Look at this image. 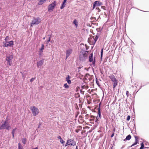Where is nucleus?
<instances>
[{
  "label": "nucleus",
  "instance_id": "f257e3e1",
  "mask_svg": "<svg viewBox=\"0 0 149 149\" xmlns=\"http://www.w3.org/2000/svg\"><path fill=\"white\" fill-rule=\"evenodd\" d=\"M88 52V51H81L80 52L79 57L80 61H84L86 60Z\"/></svg>",
  "mask_w": 149,
  "mask_h": 149
},
{
  "label": "nucleus",
  "instance_id": "f03ea898",
  "mask_svg": "<svg viewBox=\"0 0 149 149\" xmlns=\"http://www.w3.org/2000/svg\"><path fill=\"white\" fill-rule=\"evenodd\" d=\"M113 83V88H114L118 85V81L116 77L113 74H111L109 76Z\"/></svg>",
  "mask_w": 149,
  "mask_h": 149
},
{
  "label": "nucleus",
  "instance_id": "7ed1b4c3",
  "mask_svg": "<svg viewBox=\"0 0 149 149\" xmlns=\"http://www.w3.org/2000/svg\"><path fill=\"white\" fill-rule=\"evenodd\" d=\"M98 37L97 36H94L92 37L89 38L88 39V42L91 45H94L97 41Z\"/></svg>",
  "mask_w": 149,
  "mask_h": 149
},
{
  "label": "nucleus",
  "instance_id": "20e7f679",
  "mask_svg": "<svg viewBox=\"0 0 149 149\" xmlns=\"http://www.w3.org/2000/svg\"><path fill=\"white\" fill-rule=\"evenodd\" d=\"M10 128L11 127L9 125L8 120H6L4 123L0 127V129L1 130L6 129L9 130Z\"/></svg>",
  "mask_w": 149,
  "mask_h": 149
},
{
  "label": "nucleus",
  "instance_id": "39448f33",
  "mask_svg": "<svg viewBox=\"0 0 149 149\" xmlns=\"http://www.w3.org/2000/svg\"><path fill=\"white\" fill-rule=\"evenodd\" d=\"M30 109L33 115L34 116L37 115L39 113L38 109L35 106L31 107Z\"/></svg>",
  "mask_w": 149,
  "mask_h": 149
},
{
  "label": "nucleus",
  "instance_id": "423d86ee",
  "mask_svg": "<svg viewBox=\"0 0 149 149\" xmlns=\"http://www.w3.org/2000/svg\"><path fill=\"white\" fill-rule=\"evenodd\" d=\"M40 22V19L38 17L36 18L35 17L33 18V19L32 20L31 24V27L34 25L38 24Z\"/></svg>",
  "mask_w": 149,
  "mask_h": 149
},
{
  "label": "nucleus",
  "instance_id": "0eeeda50",
  "mask_svg": "<svg viewBox=\"0 0 149 149\" xmlns=\"http://www.w3.org/2000/svg\"><path fill=\"white\" fill-rule=\"evenodd\" d=\"M4 45H3V46L4 47H11L14 45V42L13 41H6L3 42Z\"/></svg>",
  "mask_w": 149,
  "mask_h": 149
},
{
  "label": "nucleus",
  "instance_id": "6e6552de",
  "mask_svg": "<svg viewBox=\"0 0 149 149\" xmlns=\"http://www.w3.org/2000/svg\"><path fill=\"white\" fill-rule=\"evenodd\" d=\"M56 2L54 1L52 4H49L48 6V10L49 11H52L54 10L55 6L56 5Z\"/></svg>",
  "mask_w": 149,
  "mask_h": 149
},
{
  "label": "nucleus",
  "instance_id": "1a4fd4ad",
  "mask_svg": "<svg viewBox=\"0 0 149 149\" xmlns=\"http://www.w3.org/2000/svg\"><path fill=\"white\" fill-rule=\"evenodd\" d=\"M13 58V55H10L8 56H6V60L7 61L8 63L9 64L10 66L11 65V60Z\"/></svg>",
  "mask_w": 149,
  "mask_h": 149
},
{
  "label": "nucleus",
  "instance_id": "9d476101",
  "mask_svg": "<svg viewBox=\"0 0 149 149\" xmlns=\"http://www.w3.org/2000/svg\"><path fill=\"white\" fill-rule=\"evenodd\" d=\"M102 4V2L99 1H95L93 3V9H94L96 6H99Z\"/></svg>",
  "mask_w": 149,
  "mask_h": 149
},
{
  "label": "nucleus",
  "instance_id": "9b49d317",
  "mask_svg": "<svg viewBox=\"0 0 149 149\" xmlns=\"http://www.w3.org/2000/svg\"><path fill=\"white\" fill-rule=\"evenodd\" d=\"M72 52V49H69L66 51V59L70 56Z\"/></svg>",
  "mask_w": 149,
  "mask_h": 149
},
{
  "label": "nucleus",
  "instance_id": "f8f14e48",
  "mask_svg": "<svg viewBox=\"0 0 149 149\" xmlns=\"http://www.w3.org/2000/svg\"><path fill=\"white\" fill-rule=\"evenodd\" d=\"M134 137L135 139V142L130 147H132L133 146H135L136 145L139 143V137L136 136H134Z\"/></svg>",
  "mask_w": 149,
  "mask_h": 149
},
{
  "label": "nucleus",
  "instance_id": "ddd939ff",
  "mask_svg": "<svg viewBox=\"0 0 149 149\" xmlns=\"http://www.w3.org/2000/svg\"><path fill=\"white\" fill-rule=\"evenodd\" d=\"M100 103L99 104V107L98 108V111L97 114L98 115V116H97L96 117V120H95L96 122H97V121H98V119L100 117H101V113H100Z\"/></svg>",
  "mask_w": 149,
  "mask_h": 149
},
{
  "label": "nucleus",
  "instance_id": "4468645a",
  "mask_svg": "<svg viewBox=\"0 0 149 149\" xmlns=\"http://www.w3.org/2000/svg\"><path fill=\"white\" fill-rule=\"evenodd\" d=\"M69 146H74L76 145L75 142L71 139H68Z\"/></svg>",
  "mask_w": 149,
  "mask_h": 149
},
{
  "label": "nucleus",
  "instance_id": "2eb2a0df",
  "mask_svg": "<svg viewBox=\"0 0 149 149\" xmlns=\"http://www.w3.org/2000/svg\"><path fill=\"white\" fill-rule=\"evenodd\" d=\"M44 63V60L43 59L37 62V66L39 67L42 65Z\"/></svg>",
  "mask_w": 149,
  "mask_h": 149
},
{
  "label": "nucleus",
  "instance_id": "dca6fc26",
  "mask_svg": "<svg viewBox=\"0 0 149 149\" xmlns=\"http://www.w3.org/2000/svg\"><path fill=\"white\" fill-rule=\"evenodd\" d=\"M67 1V0H64L62 4V6H61L60 7V8L62 9H63L65 6V3H66Z\"/></svg>",
  "mask_w": 149,
  "mask_h": 149
},
{
  "label": "nucleus",
  "instance_id": "f3484780",
  "mask_svg": "<svg viewBox=\"0 0 149 149\" xmlns=\"http://www.w3.org/2000/svg\"><path fill=\"white\" fill-rule=\"evenodd\" d=\"M131 136L130 134L128 135L127 136L126 138L124 140V141H126L127 140H129L131 139Z\"/></svg>",
  "mask_w": 149,
  "mask_h": 149
},
{
  "label": "nucleus",
  "instance_id": "a211bd4d",
  "mask_svg": "<svg viewBox=\"0 0 149 149\" xmlns=\"http://www.w3.org/2000/svg\"><path fill=\"white\" fill-rule=\"evenodd\" d=\"M93 54L92 53L90 54V55L89 57V61L90 62H91L93 61Z\"/></svg>",
  "mask_w": 149,
  "mask_h": 149
},
{
  "label": "nucleus",
  "instance_id": "6ab92c4d",
  "mask_svg": "<svg viewBox=\"0 0 149 149\" xmlns=\"http://www.w3.org/2000/svg\"><path fill=\"white\" fill-rule=\"evenodd\" d=\"M46 0H40L38 3V5H42L45 1H46Z\"/></svg>",
  "mask_w": 149,
  "mask_h": 149
},
{
  "label": "nucleus",
  "instance_id": "aec40b11",
  "mask_svg": "<svg viewBox=\"0 0 149 149\" xmlns=\"http://www.w3.org/2000/svg\"><path fill=\"white\" fill-rule=\"evenodd\" d=\"M81 87L82 89H87L88 88V87L87 85L86 84V85H82Z\"/></svg>",
  "mask_w": 149,
  "mask_h": 149
},
{
  "label": "nucleus",
  "instance_id": "412c9836",
  "mask_svg": "<svg viewBox=\"0 0 149 149\" xmlns=\"http://www.w3.org/2000/svg\"><path fill=\"white\" fill-rule=\"evenodd\" d=\"M17 128H15L14 129L12 132V134L13 135V138H14V134L16 132V130Z\"/></svg>",
  "mask_w": 149,
  "mask_h": 149
},
{
  "label": "nucleus",
  "instance_id": "4be33fe9",
  "mask_svg": "<svg viewBox=\"0 0 149 149\" xmlns=\"http://www.w3.org/2000/svg\"><path fill=\"white\" fill-rule=\"evenodd\" d=\"M69 78V75H68V77L66 78V80L68 84H70L71 83V81L70 80L68 79Z\"/></svg>",
  "mask_w": 149,
  "mask_h": 149
},
{
  "label": "nucleus",
  "instance_id": "5701e85b",
  "mask_svg": "<svg viewBox=\"0 0 149 149\" xmlns=\"http://www.w3.org/2000/svg\"><path fill=\"white\" fill-rule=\"evenodd\" d=\"M73 23L74 24H75V25L76 26V27L77 26H78V22L77 21V20L76 19H75L74 21H73Z\"/></svg>",
  "mask_w": 149,
  "mask_h": 149
},
{
  "label": "nucleus",
  "instance_id": "b1692460",
  "mask_svg": "<svg viewBox=\"0 0 149 149\" xmlns=\"http://www.w3.org/2000/svg\"><path fill=\"white\" fill-rule=\"evenodd\" d=\"M91 118L90 119V121H93L95 119V117L94 116L91 115Z\"/></svg>",
  "mask_w": 149,
  "mask_h": 149
},
{
  "label": "nucleus",
  "instance_id": "393cba45",
  "mask_svg": "<svg viewBox=\"0 0 149 149\" xmlns=\"http://www.w3.org/2000/svg\"><path fill=\"white\" fill-rule=\"evenodd\" d=\"M18 149H23V146L21 145L20 143H18Z\"/></svg>",
  "mask_w": 149,
  "mask_h": 149
},
{
  "label": "nucleus",
  "instance_id": "a878e982",
  "mask_svg": "<svg viewBox=\"0 0 149 149\" xmlns=\"http://www.w3.org/2000/svg\"><path fill=\"white\" fill-rule=\"evenodd\" d=\"M22 142L24 144H26V138H23L22 140Z\"/></svg>",
  "mask_w": 149,
  "mask_h": 149
},
{
  "label": "nucleus",
  "instance_id": "bb28decb",
  "mask_svg": "<svg viewBox=\"0 0 149 149\" xmlns=\"http://www.w3.org/2000/svg\"><path fill=\"white\" fill-rule=\"evenodd\" d=\"M64 87L66 88H69V86L68 85L67 83L64 84Z\"/></svg>",
  "mask_w": 149,
  "mask_h": 149
},
{
  "label": "nucleus",
  "instance_id": "cd10ccee",
  "mask_svg": "<svg viewBox=\"0 0 149 149\" xmlns=\"http://www.w3.org/2000/svg\"><path fill=\"white\" fill-rule=\"evenodd\" d=\"M141 147L140 148V149H142L144 148V147L143 143H141Z\"/></svg>",
  "mask_w": 149,
  "mask_h": 149
},
{
  "label": "nucleus",
  "instance_id": "c85d7f7f",
  "mask_svg": "<svg viewBox=\"0 0 149 149\" xmlns=\"http://www.w3.org/2000/svg\"><path fill=\"white\" fill-rule=\"evenodd\" d=\"M44 46L43 44H42L41 46V47L40 49V50L42 52H43L42 50L44 49Z\"/></svg>",
  "mask_w": 149,
  "mask_h": 149
},
{
  "label": "nucleus",
  "instance_id": "c756f323",
  "mask_svg": "<svg viewBox=\"0 0 149 149\" xmlns=\"http://www.w3.org/2000/svg\"><path fill=\"white\" fill-rule=\"evenodd\" d=\"M86 79L87 80L88 79H87V77L88 78V79L89 80H90L89 77H90V75H89V74H86Z\"/></svg>",
  "mask_w": 149,
  "mask_h": 149
},
{
  "label": "nucleus",
  "instance_id": "7c9ffc66",
  "mask_svg": "<svg viewBox=\"0 0 149 149\" xmlns=\"http://www.w3.org/2000/svg\"><path fill=\"white\" fill-rule=\"evenodd\" d=\"M103 49L102 48L101 49V58L102 57L103 53Z\"/></svg>",
  "mask_w": 149,
  "mask_h": 149
},
{
  "label": "nucleus",
  "instance_id": "2f4dec72",
  "mask_svg": "<svg viewBox=\"0 0 149 149\" xmlns=\"http://www.w3.org/2000/svg\"><path fill=\"white\" fill-rule=\"evenodd\" d=\"M89 115L88 114H86L85 116V118L86 119H87L89 118Z\"/></svg>",
  "mask_w": 149,
  "mask_h": 149
},
{
  "label": "nucleus",
  "instance_id": "473e14b6",
  "mask_svg": "<svg viewBox=\"0 0 149 149\" xmlns=\"http://www.w3.org/2000/svg\"><path fill=\"white\" fill-rule=\"evenodd\" d=\"M130 118H131V117L130 116H129V115L128 116H127V119H126L127 120V121H129L130 120Z\"/></svg>",
  "mask_w": 149,
  "mask_h": 149
},
{
  "label": "nucleus",
  "instance_id": "72a5a7b5",
  "mask_svg": "<svg viewBox=\"0 0 149 149\" xmlns=\"http://www.w3.org/2000/svg\"><path fill=\"white\" fill-rule=\"evenodd\" d=\"M69 146V141H68H68H67V142L65 145V146Z\"/></svg>",
  "mask_w": 149,
  "mask_h": 149
},
{
  "label": "nucleus",
  "instance_id": "f704fd0d",
  "mask_svg": "<svg viewBox=\"0 0 149 149\" xmlns=\"http://www.w3.org/2000/svg\"><path fill=\"white\" fill-rule=\"evenodd\" d=\"M96 83H97V85L98 86H100V83H99V81H98L97 79H96Z\"/></svg>",
  "mask_w": 149,
  "mask_h": 149
},
{
  "label": "nucleus",
  "instance_id": "c9c22d12",
  "mask_svg": "<svg viewBox=\"0 0 149 149\" xmlns=\"http://www.w3.org/2000/svg\"><path fill=\"white\" fill-rule=\"evenodd\" d=\"M60 142L62 144H63L65 142V141H64L62 139L60 140Z\"/></svg>",
  "mask_w": 149,
  "mask_h": 149
},
{
  "label": "nucleus",
  "instance_id": "e433bc0d",
  "mask_svg": "<svg viewBox=\"0 0 149 149\" xmlns=\"http://www.w3.org/2000/svg\"><path fill=\"white\" fill-rule=\"evenodd\" d=\"M102 8L104 10H106V8L105 6H102Z\"/></svg>",
  "mask_w": 149,
  "mask_h": 149
},
{
  "label": "nucleus",
  "instance_id": "4c0bfd02",
  "mask_svg": "<svg viewBox=\"0 0 149 149\" xmlns=\"http://www.w3.org/2000/svg\"><path fill=\"white\" fill-rule=\"evenodd\" d=\"M8 36H6L5 39V42L7 41L8 39Z\"/></svg>",
  "mask_w": 149,
  "mask_h": 149
},
{
  "label": "nucleus",
  "instance_id": "58836bf2",
  "mask_svg": "<svg viewBox=\"0 0 149 149\" xmlns=\"http://www.w3.org/2000/svg\"><path fill=\"white\" fill-rule=\"evenodd\" d=\"M34 79H35V78H32L30 79V81L32 82Z\"/></svg>",
  "mask_w": 149,
  "mask_h": 149
},
{
  "label": "nucleus",
  "instance_id": "ea45409f",
  "mask_svg": "<svg viewBox=\"0 0 149 149\" xmlns=\"http://www.w3.org/2000/svg\"><path fill=\"white\" fill-rule=\"evenodd\" d=\"M95 59H94L93 61L92 62L93 64L95 65Z\"/></svg>",
  "mask_w": 149,
  "mask_h": 149
},
{
  "label": "nucleus",
  "instance_id": "a19ab883",
  "mask_svg": "<svg viewBox=\"0 0 149 149\" xmlns=\"http://www.w3.org/2000/svg\"><path fill=\"white\" fill-rule=\"evenodd\" d=\"M79 131H80V130H79V129H76L75 130V132L77 133H78L79 132Z\"/></svg>",
  "mask_w": 149,
  "mask_h": 149
},
{
  "label": "nucleus",
  "instance_id": "79ce46f5",
  "mask_svg": "<svg viewBox=\"0 0 149 149\" xmlns=\"http://www.w3.org/2000/svg\"><path fill=\"white\" fill-rule=\"evenodd\" d=\"M114 132H113V134L111 136V137L112 138V137H113V136H114Z\"/></svg>",
  "mask_w": 149,
  "mask_h": 149
},
{
  "label": "nucleus",
  "instance_id": "37998d69",
  "mask_svg": "<svg viewBox=\"0 0 149 149\" xmlns=\"http://www.w3.org/2000/svg\"><path fill=\"white\" fill-rule=\"evenodd\" d=\"M58 138L60 140H61V139L62 138H61V136H58Z\"/></svg>",
  "mask_w": 149,
  "mask_h": 149
},
{
  "label": "nucleus",
  "instance_id": "c03bdc74",
  "mask_svg": "<svg viewBox=\"0 0 149 149\" xmlns=\"http://www.w3.org/2000/svg\"><path fill=\"white\" fill-rule=\"evenodd\" d=\"M87 103L88 104H89L91 103V102L88 100Z\"/></svg>",
  "mask_w": 149,
  "mask_h": 149
},
{
  "label": "nucleus",
  "instance_id": "a18cd8bd",
  "mask_svg": "<svg viewBox=\"0 0 149 149\" xmlns=\"http://www.w3.org/2000/svg\"><path fill=\"white\" fill-rule=\"evenodd\" d=\"M116 131V128L115 127L113 128V132H115Z\"/></svg>",
  "mask_w": 149,
  "mask_h": 149
},
{
  "label": "nucleus",
  "instance_id": "49530a36",
  "mask_svg": "<svg viewBox=\"0 0 149 149\" xmlns=\"http://www.w3.org/2000/svg\"><path fill=\"white\" fill-rule=\"evenodd\" d=\"M128 93H129V92L128 91H126V94H127V96H128Z\"/></svg>",
  "mask_w": 149,
  "mask_h": 149
},
{
  "label": "nucleus",
  "instance_id": "de8ad7c7",
  "mask_svg": "<svg viewBox=\"0 0 149 149\" xmlns=\"http://www.w3.org/2000/svg\"><path fill=\"white\" fill-rule=\"evenodd\" d=\"M50 38L49 37V40H47V42H49L50 41Z\"/></svg>",
  "mask_w": 149,
  "mask_h": 149
},
{
  "label": "nucleus",
  "instance_id": "09e8293b",
  "mask_svg": "<svg viewBox=\"0 0 149 149\" xmlns=\"http://www.w3.org/2000/svg\"><path fill=\"white\" fill-rule=\"evenodd\" d=\"M84 91H81V93L82 94H84Z\"/></svg>",
  "mask_w": 149,
  "mask_h": 149
},
{
  "label": "nucleus",
  "instance_id": "8fccbe9b",
  "mask_svg": "<svg viewBox=\"0 0 149 149\" xmlns=\"http://www.w3.org/2000/svg\"><path fill=\"white\" fill-rule=\"evenodd\" d=\"M32 149H38V148L37 147H36L35 148H33Z\"/></svg>",
  "mask_w": 149,
  "mask_h": 149
},
{
  "label": "nucleus",
  "instance_id": "3c124183",
  "mask_svg": "<svg viewBox=\"0 0 149 149\" xmlns=\"http://www.w3.org/2000/svg\"><path fill=\"white\" fill-rule=\"evenodd\" d=\"M91 107H89V106H88V108H91Z\"/></svg>",
  "mask_w": 149,
  "mask_h": 149
},
{
  "label": "nucleus",
  "instance_id": "603ef678",
  "mask_svg": "<svg viewBox=\"0 0 149 149\" xmlns=\"http://www.w3.org/2000/svg\"><path fill=\"white\" fill-rule=\"evenodd\" d=\"M76 149H78V148L77 146L76 148Z\"/></svg>",
  "mask_w": 149,
  "mask_h": 149
},
{
  "label": "nucleus",
  "instance_id": "864d4df0",
  "mask_svg": "<svg viewBox=\"0 0 149 149\" xmlns=\"http://www.w3.org/2000/svg\"><path fill=\"white\" fill-rule=\"evenodd\" d=\"M1 9V8L0 7V10Z\"/></svg>",
  "mask_w": 149,
  "mask_h": 149
}]
</instances>
